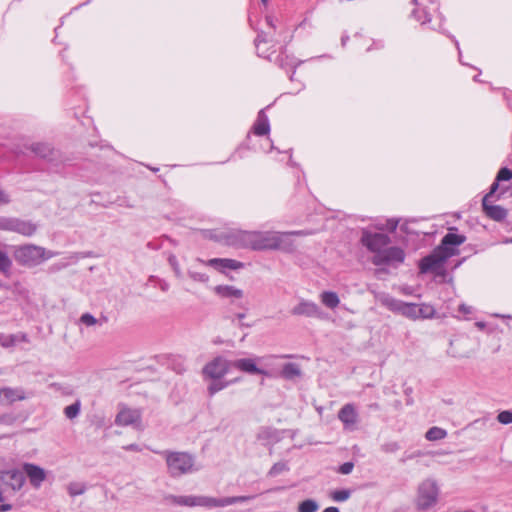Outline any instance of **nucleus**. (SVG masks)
I'll return each mask as SVG.
<instances>
[{"instance_id":"obj_1","label":"nucleus","mask_w":512,"mask_h":512,"mask_svg":"<svg viewBox=\"0 0 512 512\" xmlns=\"http://www.w3.org/2000/svg\"><path fill=\"white\" fill-rule=\"evenodd\" d=\"M307 234L308 233L305 231L275 232L236 230L228 232L225 235V241L230 246L255 251L287 250L291 245L287 242L289 236H302Z\"/></svg>"},{"instance_id":"obj_2","label":"nucleus","mask_w":512,"mask_h":512,"mask_svg":"<svg viewBox=\"0 0 512 512\" xmlns=\"http://www.w3.org/2000/svg\"><path fill=\"white\" fill-rule=\"evenodd\" d=\"M230 368L231 361L222 356H217L204 365L202 368L203 378L205 380H212L207 387V391L210 396L215 395L217 392L225 389L234 382L222 380V378L229 372Z\"/></svg>"},{"instance_id":"obj_3","label":"nucleus","mask_w":512,"mask_h":512,"mask_svg":"<svg viewBox=\"0 0 512 512\" xmlns=\"http://www.w3.org/2000/svg\"><path fill=\"white\" fill-rule=\"evenodd\" d=\"M57 255L58 252L47 250L35 244H23L13 247V257L15 261L19 265L28 268L39 266L44 261L56 257Z\"/></svg>"},{"instance_id":"obj_4","label":"nucleus","mask_w":512,"mask_h":512,"mask_svg":"<svg viewBox=\"0 0 512 512\" xmlns=\"http://www.w3.org/2000/svg\"><path fill=\"white\" fill-rule=\"evenodd\" d=\"M154 452L160 454L165 459L168 473L173 478L199 470L196 466L195 457L190 453L170 450Z\"/></svg>"},{"instance_id":"obj_5","label":"nucleus","mask_w":512,"mask_h":512,"mask_svg":"<svg viewBox=\"0 0 512 512\" xmlns=\"http://www.w3.org/2000/svg\"><path fill=\"white\" fill-rule=\"evenodd\" d=\"M439 496L440 487L437 480L432 477L425 478L417 486L415 508L418 511L430 510L437 505Z\"/></svg>"},{"instance_id":"obj_6","label":"nucleus","mask_w":512,"mask_h":512,"mask_svg":"<svg viewBox=\"0 0 512 512\" xmlns=\"http://www.w3.org/2000/svg\"><path fill=\"white\" fill-rule=\"evenodd\" d=\"M379 301L392 312L400 313L412 320L418 319L417 304L415 303H407L387 294L381 295Z\"/></svg>"},{"instance_id":"obj_7","label":"nucleus","mask_w":512,"mask_h":512,"mask_svg":"<svg viewBox=\"0 0 512 512\" xmlns=\"http://www.w3.org/2000/svg\"><path fill=\"white\" fill-rule=\"evenodd\" d=\"M37 225L28 220L13 217H0V230L10 231L30 237L37 231Z\"/></svg>"},{"instance_id":"obj_8","label":"nucleus","mask_w":512,"mask_h":512,"mask_svg":"<svg viewBox=\"0 0 512 512\" xmlns=\"http://www.w3.org/2000/svg\"><path fill=\"white\" fill-rule=\"evenodd\" d=\"M405 260V252L400 247H385L380 253L373 255L371 261L376 266H393L397 267Z\"/></svg>"},{"instance_id":"obj_9","label":"nucleus","mask_w":512,"mask_h":512,"mask_svg":"<svg viewBox=\"0 0 512 512\" xmlns=\"http://www.w3.org/2000/svg\"><path fill=\"white\" fill-rule=\"evenodd\" d=\"M253 498L254 496L250 495L229 496L223 498L197 495V506L205 507L207 509L222 508L237 503L247 502Z\"/></svg>"},{"instance_id":"obj_10","label":"nucleus","mask_w":512,"mask_h":512,"mask_svg":"<svg viewBox=\"0 0 512 512\" xmlns=\"http://www.w3.org/2000/svg\"><path fill=\"white\" fill-rule=\"evenodd\" d=\"M452 257L451 252H446L445 249L438 247L433 252L421 259L419 269L421 273L437 272L441 269L444 263Z\"/></svg>"},{"instance_id":"obj_11","label":"nucleus","mask_w":512,"mask_h":512,"mask_svg":"<svg viewBox=\"0 0 512 512\" xmlns=\"http://www.w3.org/2000/svg\"><path fill=\"white\" fill-rule=\"evenodd\" d=\"M361 243L373 255H376L391 243V238L386 234L364 229L361 235Z\"/></svg>"},{"instance_id":"obj_12","label":"nucleus","mask_w":512,"mask_h":512,"mask_svg":"<svg viewBox=\"0 0 512 512\" xmlns=\"http://www.w3.org/2000/svg\"><path fill=\"white\" fill-rule=\"evenodd\" d=\"M117 426H134L138 428L141 424V411L122 406L115 418Z\"/></svg>"},{"instance_id":"obj_13","label":"nucleus","mask_w":512,"mask_h":512,"mask_svg":"<svg viewBox=\"0 0 512 512\" xmlns=\"http://www.w3.org/2000/svg\"><path fill=\"white\" fill-rule=\"evenodd\" d=\"M291 314L317 319L324 318V313L321 308L315 302L305 299L300 300L299 303L292 308Z\"/></svg>"},{"instance_id":"obj_14","label":"nucleus","mask_w":512,"mask_h":512,"mask_svg":"<svg viewBox=\"0 0 512 512\" xmlns=\"http://www.w3.org/2000/svg\"><path fill=\"white\" fill-rule=\"evenodd\" d=\"M272 358H274V357L268 356V357L256 358V359H252V358L236 359L234 361H231V367H233L237 370H240L242 372L248 373V374H261V375L268 376L269 373L266 370L257 367L256 362L261 361V360H268V359H272Z\"/></svg>"},{"instance_id":"obj_15","label":"nucleus","mask_w":512,"mask_h":512,"mask_svg":"<svg viewBox=\"0 0 512 512\" xmlns=\"http://www.w3.org/2000/svg\"><path fill=\"white\" fill-rule=\"evenodd\" d=\"M27 394L22 387H2L0 388V404L3 406L12 405L17 401H23Z\"/></svg>"},{"instance_id":"obj_16","label":"nucleus","mask_w":512,"mask_h":512,"mask_svg":"<svg viewBox=\"0 0 512 512\" xmlns=\"http://www.w3.org/2000/svg\"><path fill=\"white\" fill-rule=\"evenodd\" d=\"M197 261L219 271H223L224 269L238 270L244 267V263L229 258H212L207 261L198 258Z\"/></svg>"},{"instance_id":"obj_17","label":"nucleus","mask_w":512,"mask_h":512,"mask_svg":"<svg viewBox=\"0 0 512 512\" xmlns=\"http://www.w3.org/2000/svg\"><path fill=\"white\" fill-rule=\"evenodd\" d=\"M0 479L13 491H19L25 483L24 473L18 469L1 472Z\"/></svg>"},{"instance_id":"obj_18","label":"nucleus","mask_w":512,"mask_h":512,"mask_svg":"<svg viewBox=\"0 0 512 512\" xmlns=\"http://www.w3.org/2000/svg\"><path fill=\"white\" fill-rule=\"evenodd\" d=\"M23 470L25 474L28 476L31 485L35 488L40 487L41 484L46 479L45 470L35 464L25 463L23 465Z\"/></svg>"},{"instance_id":"obj_19","label":"nucleus","mask_w":512,"mask_h":512,"mask_svg":"<svg viewBox=\"0 0 512 512\" xmlns=\"http://www.w3.org/2000/svg\"><path fill=\"white\" fill-rule=\"evenodd\" d=\"M465 241L466 237L464 235L449 232L442 238L438 248L445 249L446 252H451L452 256H454L457 253L456 247L463 244Z\"/></svg>"},{"instance_id":"obj_20","label":"nucleus","mask_w":512,"mask_h":512,"mask_svg":"<svg viewBox=\"0 0 512 512\" xmlns=\"http://www.w3.org/2000/svg\"><path fill=\"white\" fill-rule=\"evenodd\" d=\"M482 207L485 214L495 221H502L507 216V211L502 206L499 205H491L489 204V200L487 197H483L482 199Z\"/></svg>"},{"instance_id":"obj_21","label":"nucleus","mask_w":512,"mask_h":512,"mask_svg":"<svg viewBox=\"0 0 512 512\" xmlns=\"http://www.w3.org/2000/svg\"><path fill=\"white\" fill-rule=\"evenodd\" d=\"M357 416L358 415L353 404H345L338 413V418L345 427L355 425L357 422Z\"/></svg>"},{"instance_id":"obj_22","label":"nucleus","mask_w":512,"mask_h":512,"mask_svg":"<svg viewBox=\"0 0 512 512\" xmlns=\"http://www.w3.org/2000/svg\"><path fill=\"white\" fill-rule=\"evenodd\" d=\"M166 503L178 505V506H187V507H195L197 506V495H166L164 497Z\"/></svg>"},{"instance_id":"obj_23","label":"nucleus","mask_w":512,"mask_h":512,"mask_svg":"<svg viewBox=\"0 0 512 512\" xmlns=\"http://www.w3.org/2000/svg\"><path fill=\"white\" fill-rule=\"evenodd\" d=\"M214 291L222 298L241 299L243 297V291L232 285H218Z\"/></svg>"},{"instance_id":"obj_24","label":"nucleus","mask_w":512,"mask_h":512,"mask_svg":"<svg viewBox=\"0 0 512 512\" xmlns=\"http://www.w3.org/2000/svg\"><path fill=\"white\" fill-rule=\"evenodd\" d=\"M270 131L269 119L264 110H260L253 125V132L257 136H264Z\"/></svg>"},{"instance_id":"obj_25","label":"nucleus","mask_w":512,"mask_h":512,"mask_svg":"<svg viewBox=\"0 0 512 512\" xmlns=\"http://www.w3.org/2000/svg\"><path fill=\"white\" fill-rule=\"evenodd\" d=\"M320 301L324 306L330 309L336 308L340 303L337 293L333 291H323L320 294Z\"/></svg>"},{"instance_id":"obj_26","label":"nucleus","mask_w":512,"mask_h":512,"mask_svg":"<svg viewBox=\"0 0 512 512\" xmlns=\"http://www.w3.org/2000/svg\"><path fill=\"white\" fill-rule=\"evenodd\" d=\"M281 376L286 380H293L296 377H300V366L296 363H286L282 368Z\"/></svg>"},{"instance_id":"obj_27","label":"nucleus","mask_w":512,"mask_h":512,"mask_svg":"<svg viewBox=\"0 0 512 512\" xmlns=\"http://www.w3.org/2000/svg\"><path fill=\"white\" fill-rule=\"evenodd\" d=\"M257 439L264 445L270 444L276 440V431L269 427H262L257 433Z\"/></svg>"},{"instance_id":"obj_28","label":"nucleus","mask_w":512,"mask_h":512,"mask_svg":"<svg viewBox=\"0 0 512 512\" xmlns=\"http://www.w3.org/2000/svg\"><path fill=\"white\" fill-rule=\"evenodd\" d=\"M32 152H34L37 156L47 159L54 153L53 149L49 144L45 143H35L31 146Z\"/></svg>"},{"instance_id":"obj_29","label":"nucleus","mask_w":512,"mask_h":512,"mask_svg":"<svg viewBox=\"0 0 512 512\" xmlns=\"http://www.w3.org/2000/svg\"><path fill=\"white\" fill-rule=\"evenodd\" d=\"M79 322L87 327L95 326V325H103L107 322V317L103 316L100 319L95 318L90 313H84L80 316Z\"/></svg>"},{"instance_id":"obj_30","label":"nucleus","mask_w":512,"mask_h":512,"mask_svg":"<svg viewBox=\"0 0 512 512\" xmlns=\"http://www.w3.org/2000/svg\"><path fill=\"white\" fill-rule=\"evenodd\" d=\"M447 436V431L443 428L434 426L427 430L425 438L428 441L442 440Z\"/></svg>"},{"instance_id":"obj_31","label":"nucleus","mask_w":512,"mask_h":512,"mask_svg":"<svg viewBox=\"0 0 512 512\" xmlns=\"http://www.w3.org/2000/svg\"><path fill=\"white\" fill-rule=\"evenodd\" d=\"M435 308L427 303L417 304L418 319H430L435 315Z\"/></svg>"},{"instance_id":"obj_32","label":"nucleus","mask_w":512,"mask_h":512,"mask_svg":"<svg viewBox=\"0 0 512 512\" xmlns=\"http://www.w3.org/2000/svg\"><path fill=\"white\" fill-rule=\"evenodd\" d=\"M12 268V260L8 254L0 249V272L5 276H9Z\"/></svg>"},{"instance_id":"obj_33","label":"nucleus","mask_w":512,"mask_h":512,"mask_svg":"<svg viewBox=\"0 0 512 512\" xmlns=\"http://www.w3.org/2000/svg\"><path fill=\"white\" fill-rule=\"evenodd\" d=\"M87 487L85 483L82 482H71L67 486L68 494L71 497L79 496L85 493Z\"/></svg>"},{"instance_id":"obj_34","label":"nucleus","mask_w":512,"mask_h":512,"mask_svg":"<svg viewBox=\"0 0 512 512\" xmlns=\"http://www.w3.org/2000/svg\"><path fill=\"white\" fill-rule=\"evenodd\" d=\"M319 504L313 499H306L299 503L298 512H317Z\"/></svg>"},{"instance_id":"obj_35","label":"nucleus","mask_w":512,"mask_h":512,"mask_svg":"<svg viewBox=\"0 0 512 512\" xmlns=\"http://www.w3.org/2000/svg\"><path fill=\"white\" fill-rule=\"evenodd\" d=\"M288 470H289V466H288L287 462L280 461V462L275 463L270 468V470L268 471V476L269 477H276V476H278V475H280L283 472H286Z\"/></svg>"},{"instance_id":"obj_36","label":"nucleus","mask_w":512,"mask_h":512,"mask_svg":"<svg viewBox=\"0 0 512 512\" xmlns=\"http://www.w3.org/2000/svg\"><path fill=\"white\" fill-rule=\"evenodd\" d=\"M80 409L81 403L79 400H77L73 404L65 407L64 414L68 419H74L79 415Z\"/></svg>"},{"instance_id":"obj_37","label":"nucleus","mask_w":512,"mask_h":512,"mask_svg":"<svg viewBox=\"0 0 512 512\" xmlns=\"http://www.w3.org/2000/svg\"><path fill=\"white\" fill-rule=\"evenodd\" d=\"M351 496V491L348 489L335 490L331 493V498L336 502H344Z\"/></svg>"},{"instance_id":"obj_38","label":"nucleus","mask_w":512,"mask_h":512,"mask_svg":"<svg viewBox=\"0 0 512 512\" xmlns=\"http://www.w3.org/2000/svg\"><path fill=\"white\" fill-rule=\"evenodd\" d=\"M268 42L267 38L264 36V33H261L257 36L255 39V45L259 56H262L264 58H267L268 55L261 50V45L266 44Z\"/></svg>"},{"instance_id":"obj_39","label":"nucleus","mask_w":512,"mask_h":512,"mask_svg":"<svg viewBox=\"0 0 512 512\" xmlns=\"http://www.w3.org/2000/svg\"><path fill=\"white\" fill-rule=\"evenodd\" d=\"M496 179H497V182L511 180L512 179V170L507 167L501 168L497 173Z\"/></svg>"},{"instance_id":"obj_40","label":"nucleus","mask_w":512,"mask_h":512,"mask_svg":"<svg viewBox=\"0 0 512 512\" xmlns=\"http://www.w3.org/2000/svg\"><path fill=\"white\" fill-rule=\"evenodd\" d=\"M188 275L192 280L196 282L206 283L209 280V276L205 273H200L193 270H189Z\"/></svg>"},{"instance_id":"obj_41","label":"nucleus","mask_w":512,"mask_h":512,"mask_svg":"<svg viewBox=\"0 0 512 512\" xmlns=\"http://www.w3.org/2000/svg\"><path fill=\"white\" fill-rule=\"evenodd\" d=\"M497 420L504 425L512 423V412L505 410L498 414Z\"/></svg>"},{"instance_id":"obj_42","label":"nucleus","mask_w":512,"mask_h":512,"mask_svg":"<svg viewBox=\"0 0 512 512\" xmlns=\"http://www.w3.org/2000/svg\"><path fill=\"white\" fill-rule=\"evenodd\" d=\"M16 416L12 413H5L0 415V424L11 426L16 422Z\"/></svg>"},{"instance_id":"obj_43","label":"nucleus","mask_w":512,"mask_h":512,"mask_svg":"<svg viewBox=\"0 0 512 512\" xmlns=\"http://www.w3.org/2000/svg\"><path fill=\"white\" fill-rule=\"evenodd\" d=\"M169 263L171 264L176 277L181 279L183 275H182V271H181V269L179 267V264H178V262L176 260V257L175 256H171L169 258Z\"/></svg>"},{"instance_id":"obj_44","label":"nucleus","mask_w":512,"mask_h":512,"mask_svg":"<svg viewBox=\"0 0 512 512\" xmlns=\"http://www.w3.org/2000/svg\"><path fill=\"white\" fill-rule=\"evenodd\" d=\"M353 468L354 464L352 462H345L339 467L338 472L343 475H348L352 472Z\"/></svg>"},{"instance_id":"obj_45","label":"nucleus","mask_w":512,"mask_h":512,"mask_svg":"<svg viewBox=\"0 0 512 512\" xmlns=\"http://www.w3.org/2000/svg\"><path fill=\"white\" fill-rule=\"evenodd\" d=\"M10 202V196L9 194L0 188V205H5Z\"/></svg>"},{"instance_id":"obj_46","label":"nucleus","mask_w":512,"mask_h":512,"mask_svg":"<svg viewBox=\"0 0 512 512\" xmlns=\"http://www.w3.org/2000/svg\"><path fill=\"white\" fill-rule=\"evenodd\" d=\"M399 449V445L396 442H392L384 445L383 450L386 452H395Z\"/></svg>"},{"instance_id":"obj_47","label":"nucleus","mask_w":512,"mask_h":512,"mask_svg":"<svg viewBox=\"0 0 512 512\" xmlns=\"http://www.w3.org/2000/svg\"><path fill=\"white\" fill-rule=\"evenodd\" d=\"M499 187V182H497V179L493 182V184L490 187V191L484 196L487 197V200L497 191Z\"/></svg>"},{"instance_id":"obj_48","label":"nucleus","mask_w":512,"mask_h":512,"mask_svg":"<svg viewBox=\"0 0 512 512\" xmlns=\"http://www.w3.org/2000/svg\"><path fill=\"white\" fill-rule=\"evenodd\" d=\"M459 312L463 314H470L472 313V307L467 306L466 304L459 305Z\"/></svg>"},{"instance_id":"obj_49","label":"nucleus","mask_w":512,"mask_h":512,"mask_svg":"<svg viewBox=\"0 0 512 512\" xmlns=\"http://www.w3.org/2000/svg\"><path fill=\"white\" fill-rule=\"evenodd\" d=\"M123 448L128 451H136V452L140 451V447L137 444H130V445L124 446Z\"/></svg>"},{"instance_id":"obj_50","label":"nucleus","mask_w":512,"mask_h":512,"mask_svg":"<svg viewBox=\"0 0 512 512\" xmlns=\"http://www.w3.org/2000/svg\"><path fill=\"white\" fill-rule=\"evenodd\" d=\"M11 509H12V505L9 503H2L0 505V512L10 511Z\"/></svg>"},{"instance_id":"obj_51","label":"nucleus","mask_w":512,"mask_h":512,"mask_svg":"<svg viewBox=\"0 0 512 512\" xmlns=\"http://www.w3.org/2000/svg\"><path fill=\"white\" fill-rule=\"evenodd\" d=\"M493 317L500 318V319H512V315L500 314V313H494Z\"/></svg>"},{"instance_id":"obj_52","label":"nucleus","mask_w":512,"mask_h":512,"mask_svg":"<svg viewBox=\"0 0 512 512\" xmlns=\"http://www.w3.org/2000/svg\"><path fill=\"white\" fill-rule=\"evenodd\" d=\"M322 512H340V510L337 507L330 506L325 508Z\"/></svg>"},{"instance_id":"obj_53","label":"nucleus","mask_w":512,"mask_h":512,"mask_svg":"<svg viewBox=\"0 0 512 512\" xmlns=\"http://www.w3.org/2000/svg\"><path fill=\"white\" fill-rule=\"evenodd\" d=\"M266 21H267V24L271 27V28H275V25H274V22H273V19L272 17H267L266 18Z\"/></svg>"},{"instance_id":"obj_54","label":"nucleus","mask_w":512,"mask_h":512,"mask_svg":"<svg viewBox=\"0 0 512 512\" xmlns=\"http://www.w3.org/2000/svg\"><path fill=\"white\" fill-rule=\"evenodd\" d=\"M475 325L480 330H483L486 327V324L484 322H476Z\"/></svg>"},{"instance_id":"obj_55","label":"nucleus","mask_w":512,"mask_h":512,"mask_svg":"<svg viewBox=\"0 0 512 512\" xmlns=\"http://www.w3.org/2000/svg\"><path fill=\"white\" fill-rule=\"evenodd\" d=\"M447 353H448V355H450V356H452V357H455V358H456V357H461V356H462V355H460V354H458V353H456V352H454V351H452V350H448V351H447Z\"/></svg>"},{"instance_id":"obj_56","label":"nucleus","mask_w":512,"mask_h":512,"mask_svg":"<svg viewBox=\"0 0 512 512\" xmlns=\"http://www.w3.org/2000/svg\"><path fill=\"white\" fill-rule=\"evenodd\" d=\"M369 408L370 409H373V410H379L380 409V406L378 403H373V404H370L369 405Z\"/></svg>"},{"instance_id":"obj_57","label":"nucleus","mask_w":512,"mask_h":512,"mask_svg":"<svg viewBox=\"0 0 512 512\" xmlns=\"http://www.w3.org/2000/svg\"><path fill=\"white\" fill-rule=\"evenodd\" d=\"M431 21V16L425 12V20L422 21V23H426V22H430Z\"/></svg>"},{"instance_id":"obj_58","label":"nucleus","mask_w":512,"mask_h":512,"mask_svg":"<svg viewBox=\"0 0 512 512\" xmlns=\"http://www.w3.org/2000/svg\"><path fill=\"white\" fill-rule=\"evenodd\" d=\"M397 225H398V221H394V222H392V224H391V230H395V229H396V227H397Z\"/></svg>"},{"instance_id":"obj_59","label":"nucleus","mask_w":512,"mask_h":512,"mask_svg":"<svg viewBox=\"0 0 512 512\" xmlns=\"http://www.w3.org/2000/svg\"><path fill=\"white\" fill-rule=\"evenodd\" d=\"M236 317H237V319L241 320V319H243L245 317V314L244 313H238L236 315Z\"/></svg>"},{"instance_id":"obj_60","label":"nucleus","mask_w":512,"mask_h":512,"mask_svg":"<svg viewBox=\"0 0 512 512\" xmlns=\"http://www.w3.org/2000/svg\"><path fill=\"white\" fill-rule=\"evenodd\" d=\"M4 501L3 491L0 489V503Z\"/></svg>"},{"instance_id":"obj_61","label":"nucleus","mask_w":512,"mask_h":512,"mask_svg":"<svg viewBox=\"0 0 512 512\" xmlns=\"http://www.w3.org/2000/svg\"><path fill=\"white\" fill-rule=\"evenodd\" d=\"M504 242L505 243H512V238L511 239H506Z\"/></svg>"},{"instance_id":"obj_62","label":"nucleus","mask_w":512,"mask_h":512,"mask_svg":"<svg viewBox=\"0 0 512 512\" xmlns=\"http://www.w3.org/2000/svg\"><path fill=\"white\" fill-rule=\"evenodd\" d=\"M282 488L281 487H277V488H274L273 491H280Z\"/></svg>"},{"instance_id":"obj_63","label":"nucleus","mask_w":512,"mask_h":512,"mask_svg":"<svg viewBox=\"0 0 512 512\" xmlns=\"http://www.w3.org/2000/svg\"><path fill=\"white\" fill-rule=\"evenodd\" d=\"M474 80H475V81H478V80H479V77H478V76H475V77H474Z\"/></svg>"},{"instance_id":"obj_64","label":"nucleus","mask_w":512,"mask_h":512,"mask_svg":"<svg viewBox=\"0 0 512 512\" xmlns=\"http://www.w3.org/2000/svg\"><path fill=\"white\" fill-rule=\"evenodd\" d=\"M263 4H266L268 0H261Z\"/></svg>"}]
</instances>
